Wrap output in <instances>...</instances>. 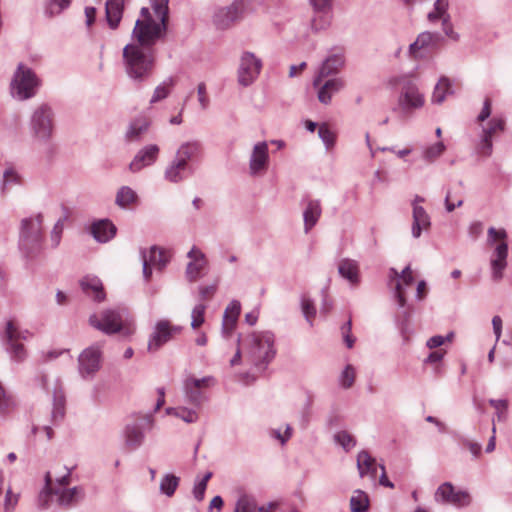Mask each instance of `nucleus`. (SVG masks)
Listing matches in <instances>:
<instances>
[{
  "mask_svg": "<svg viewBox=\"0 0 512 512\" xmlns=\"http://www.w3.org/2000/svg\"><path fill=\"white\" fill-rule=\"evenodd\" d=\"M19 183H20L19 174L13 168H8L3 173V179L1 182V186H0L1 192L5 193V191L9 187H11L13 185H17Z\"/></svg>",
  "mask_w": 512,
  "mask_h": 512,
  "instance_id": "nucleus-49",
  "label": "nucleus"
},
{
  "mask_svg": "<svg viewBox=\"0 0 512 512\" xmlns=\"http://www.w3.org/2000/svg\"><path fill=\"white\" fill-rule=\"evenodd\" d=\"M188 171H190V165H184L174 158L165 168L164 178L170 183L177 184L186 179Z\"/></svg>",
  "mask_w": 512,
  "mask_h": 512,
  "instance_id": "nucleus-30",
  "label": "nucleus"
},
{
  "mask_svg": "<svg viewBox=\"0 0 512 512\" xmlns=\"http://www.w3.org/2000/svg\"><path fill=\"white\" fill-rule=\"evenodd\" d=\"M378 467L379 465L376 463L375 458H373L366 450H362L358 453L357 468L361 478L369 475L372 480H375Z\"/></svg>",
  "mask_w": 512,
  "mask_h": 512,
  "instance_id": "nucleus-28",
  "label": "nucleus"
},
{
  "mask_svg": "<svg viewBox=\"0 0 512 512\" xmlns=\"http://www.w3.org/2000/svg\"><path fill=\"white\" fill-rule=\"evenodd\" d=\"M355 369L352 365L348 364L340 375V384L343 388H350L355 381Z\"/></svg>",
  "mask_w": 512,
  "mask_h": 512,
  "instance_id": "nucleus-55",
  "label": "nucleus"
},
{
  "mask_svg": "<svg viewBox=\"0 0 512 512\" xmlns=\"http://www.w3.org/2000/svg\"><path fill=\"white\" fill-rule=\"evenodd\" d=\"M437 502L449 503L455 506H468L471 502L470 495L466 491H455L450 482L440 485L435 492Z\"/></svg>",
  "mask_w": 512,
  "mask_h": 512,
  "instance_id": "nucleus-19",
  "label": "nucleus"
},
{
  "mask_svg": "<svg viewBox=\"0 0 512 512\" xmlns=\"http://www.w3.org/2000/svg\"><path fill=\"white\" fill-rule=\"evenodd\" d=\"M40 81L34 71L23 64H19L11 82V94L20 101L32 98Z\"/></svg>",
  "mask_w": 512,
  "mask_h": 512,
  "instance_id": "nucleus-9",
  "label": "nucleus"
},
{
  "mask_svg": "<svg viewBox=\"0 0 512 512\" xmlns=\"http://www.w3.org/2000/svg\"><path fill=\"white\" fill-rule=\"evenodd\" d=\"M169 0H150V8L142 7L140 17L132 30L131 44H138L145 49L164 39L169 22Z\"/></svg>",
  "mask_w": 512,
  "mask_h": 512,
  "instance_id": "nucleus-1",
  "label": "nucleus"
},
{
  "mask_svg": "<svg viewBox=\"0 0 512 512\" xmlns=\"http://www.w3.org/2000/svg\"><path fill=\"white\" fill-rule=\"evenodd\" d=\"M308 2L315 14L310 21L311 30L318 32L327 29L330 21L325 14L332 10L333 0H308Z\"/></svg>",
  "mask_w": 512,
  "mask_h": 512,
  "instance_id": "nucleus-20",
  "label": "nucleus"
},
{
  "mask_svg": "<svg viewBox=\"0 0 512 512\" xmlns=\"http://www.w3.org/2000/svg\"><path fill=\"white\" fill-rule=\"evenodd\" d=\"M303 203L304 232L307 234L319 221L322 214V206L318 199L307 198Z\"/></svg>",
  "mask_w": 512,
  "mask_h": 512,
  "instance_id": "nucleus-24",
  "label": "nucleus"
},
{
  "mask_svg": "<svg viewBox=\"0 0 512 512\" xmlns=\"http://www.w3.org/2000/svg\"><path fill=\"white\" fill-rule=\"evenodd\" d=\"M234 512H257L255 499L247 494L241 495L235 504Z\"/></svg>",
  "mask_w": 512,
  "mask_h": 512,
  "instance_id": "nucleus-45",
  "label": "nucleus"
},
{
  "mask_svg": "<svg viewBox=\"0 0 512 512\" xmlns=\"http://www.w3.org/2000/svg\"><path fill=\"white\" fill-rule=\"evenodd\" d=\"M507 233L504 229H488V243L494 244L499 242L494 249L490 264L492 271V279L496 282L503 278V272L507 267L508 244L506 242Z\"/></svg>",
  "mask_w": 512,
  "mask_h": 512,
  "instance_id": "nucleus-8",
  "label": "nucleus"
},
{
  "mask_svg": "<svg viewBox=\"0 0 512 512\" xmlns=\"http://www.w3.org/2000/svg\"><path fill=\"white\" fill-rule=\"evenodd\" d=\"M301 308L305 319L312 326L316 315V308L313 301L309 298L303 297L301 301Z\"/></svg>",
  "mask_w": 512,
  "mask_h": 512,
  "instance_id": "nucleus-53",
  "label": "nucleus"
},
{
  "mask_svg": "<svg viewBox=\"0 0 512 512\" xmlns=\"http://www.w3.org/2000/svg\"><path fill=\"white\" fill-rule=\"evenodd\" d=\"M369 508V497L362 490H355L350 498L351 512H366Z\"/></svg>",
  "mask_w": 512,
  "mask_h": 512,
  "instance_id": "nucleus-43",
  "label": "nucleus"
},
{
  "mask_svg": "<svg viewBox=\"0 0 512 512\" xmlns=\"http://www.w3.org/2000/svg\"><path fill=\"white\" fill-rule=\"evenodd\" d=\"M442 28L444 33L453 40H458V34L454 32L450 16H445L442 20Z\"/></svg>",
  "mask_w": 512,
  "mask_h": 512,
  "instance_id": "nucleus-64",
  "label": "nucleus"
},
{
  "mask_svg": "<svg viewBox=\"0 0 512 512\" xmlns=\"http://www.w3.org/2000/svg\"><path fill=\"white\" fill-rule=\"evenodd\" d=\"M144 438V433L139 426L132 424L125 427V443L130 449L135 450L139 448Z\"/></svg>",
  "mask_w": 512,
  "mask_h": 512,
  "instance_id": "nucleus-38",
  "label": "nucleus"
},
{
  "mask_svg": "<svg viewBox=\"0 0 512 512\" xmlns=\"http://www.w3.org/2000/svg\"><path fill=\"white\" fill-rule=\"evenodd\" d=\"M318 136L324 143L327 150L334 147L336 141V134L329 128L326 123H322L318 128Z\"/></svg>",
  "mask_w": 512,
  "mask_h": 512,
  "instance_id": "nucleus-46",
  "label": "nucleus"
},
{
  "mask_svg": "<svg viewBox=\"0 0 512 512\" xmlns=\"http://www.w3.org/2000/svg\"><path fill=\"white\" fill-rule=\"evenodd\" d=\"M53 117L52 109L46 104L34 110L30 120V129L38 141L46 143L51 138L54 127Z\"/></svg>",
  "mask_w": 512,
  "mask_h": 512,
  "instance_id": "nucleus-11",
  "label": "nucleus"
},
{
  "mask_svg": "<svg viewBox=\"0 0 512 512\" xmlns=\"http://www.w3.org/2000/svg\"><path fill=\"white\" fill-rule=\"evenodd\" d=\"M71 0H49L45 13L49 17L61 14L66 8L69 7Z\"/></svg>",
  "mask_w": 512,
  "mask_h": 512,
  "instance_id": "nucleus-50",
  "label": "nucleus"
},
{
  "mask_svg": "<svg viewBox=\"0 0 512 512\" xmlns=\"http://www.w3.org/2000/svg\"><path fill=\"white\" fill-rule=\"evenodd\" d=\"M489 404L497 410L498 420L505 418V411L508 407V402L505 399H490Z\"/></svg>",
  "mask_w": 512,
  "mask_h": 512,
  "instance_id": "nucleus-57",
  "label": "nucleus"
},
{
  "mask_svg": "<svg viewBox=\"0 0 512 512\" xmlns=\"http://www.w3.org/2000/svg\"><path fill=\"white\" fill-rule=\"evenodd\" d=\"M122 56L124 70L133 82H146L153 75L156 65L155 49H145L138 44H127L123 48Z\"/></svg>",
  "mask_w": 512,
  "mask_h": 512,
  "instance_id": "nucleus-3",
  "label": "nucleus"
},
{
  "mask_svg": "<svg viewBox=\"0 0 512 512\" xmlns=\"http://www.w3.org/2000/svg\"><path fill=\"white\" fill-rule=\"evenodd\" d=\"M256 0H233L227 6L220 7L213 15V24L218 30H228L240 23L247 15L256 10Z\"/></svg>",
  "mask_w": 512,
  "mask_h": 512,
  "instance_id": "nucleus-7",
  "label": "nucleus"
},
{
  "mask_svg": "<svg viewBox=\"0 0 512 512\" xmlns=\"http://www.w3.org/2000/svg\"><path fill=\"white\" fill-rule=\"evenodd\" d=\"M445 150L443 142H437L427 147L423 152V158L428 162H433L437 159Z\"/></svg>",
  "mask_w": 512,
  "mask_h": 512,
  "instance_id": "nucleus-52",
  "label": "nucleus"
},
{
  "mask_svg": "<svg viewBox=\"0 0 512 512\" xmlns=\"http://www.w3.org/2000/svg\"><path fill=\"white\" fill-rule=\"evenodd\" d=\"M20 340H26V337L22 336L21 330H19L13 321H8L6 323L3 341L11 359L16 362H22L26 358V350L24 345L19 343Z\"/></svg>",
  "mask_w": 512,
  "mask_h": 512,
  "instance_id": "nucleus-14",
  "label": "nucleus"
},
{
  "mask_svg": "<svg viewBox=\"0 0 512 512\" xmlns=\"http://www.w3.org/2000/svg\"><path fill=\"white\" fill-rule=\"evenodd\" d=\"M478 151L483 156H490L492 152V138L485 137V135L482 134V139L478 146Z\"/></svg>",
  "mask_w": 512,
  "mask_h": 512,
  "instance_id": "nucleus-60",
  "label": "nucleus"
},
{
  "mask_svg": "<svg viewBox=\"0 0 512 512\" xmlns=\"http://www.w3.org/2000/svg\"><path fill=\"white\" fill-rule=\"evenodd\" d=\"M43 220V214L37 213L20 221L18 248L26 258L36 256L41 250L44 237Z\"/></svg>",
  "mask_w": 512,
  "mask_h": 512,
  "instance_id": "nucleus-4",
  "label": "nucleus"
},
{
  "mask_svg": "<svg viewBox=\"0 0 512 512\" xmlns=\"http://www.w3.org/2000/svg\"><path fill=\"white\" fill-rule=\"evenodd\" d=\"M452 93L453 90L449 79L441 77L434 88L431 100L435 104H441L446 99V96Z\"/></svg>",
  "mask_w": 512,
  "mask_h": 512,
  "instance_id": "nucleus-39",
  "label": "nucleus"
},
{
  "mask_svg": "<svg viewBox=\"0 0 512 512\" xmlns=\"http://www.w3.org/2000/svg\"><path fill=\"white\" fill-rule=\"evenodd\" d=\"M79 372L83 378L93 377L101 367V351L97 346L86 348L78 357Z\"/></svg>",
  "mask_w": 512,
  "mask_h": 512,
  "instance_id": "nucleus-18",
  "label": "nucleus"
},
{
  "mask_svg": "<svg viewBox=\"0 0 512 512\" xmlns=\"http://www.w3.org/2000/svg\"><path fill=\"white\" fill-rule=\"evenodd\" d=\"M338 272L341 277L347 279L351 284L359 283V266L355 260L344 258L338 264Z\"/></svg>",
  "mask_w": 512,
  "mask_h": 512,
  "instance_id": "nucleus-36",
  "label": "nucleus"
},
{
  "mask_svg": "<svg viewBox=\"0 0 512 512\" xmlns=\"http://www.w3.org/2000/svg\"><path fill=\"white\" fill-rule=\"evenodd\" d=\"M262 69V61L254 53L245 51L241 54L237 69V81L242 87L252 85Z\"/></svg>",
  "mask_w": 512,
  "mask_h": 512,
  "instance_id": "nucleus-13",
  "label": "nucleus"
},
{
  "mask_svg": "<svg viewBox=\"0 0 512 512\" xmlns=\"http://www.w3.org/2000/svg\"><path fill=\"white\" fill-rule=\"evenodd\" d=\"M53 396V409L52 420L56 423L61 421L65 415V396L63 393L62 385L59 380H56L52 389Z\"/></svg>",
  "mask_w": 512,
  "mask_h": 512,
  "instance_id": "nucleus-32",
  "label": "nucleus"
},
{
  "mask_svg": "<svg viewBox=\"0 0 512 512\" xmlns=\"http://www.w3.org/2000/svg\"><path fill=\"white\" fill-rule=\"evenodd\" d=\"M179 485V478L173 474H166L160 482V491L171 497Z\"/></svg>",
  "mask_w": 512,
  "mask_h": 512,
  "instance_id": "nucleus-44",
  "label": "nucleus"
},
{
  "mask_svg": "<svg viewBox=\"0 0 512 512\" xmlns=\"http://www.w3.org/2000/svg\"><path fill=\"white\" fill-rule=\"evenodd\" d=\"M412 216V235L414 238H419L422 230H427L430 227V217L422 206L416 204L414 205Z\"/></svg>",
  "mask_w": 512,
  "mask_h": 512,
  "instance_id": "nucleus-31",
  "label": "nucleus"
},
{
  "mask_svg": "<svg viewBox=\"0 0 512 512\" xmlns=\"http://www.w3.org/2000/svg\"><path fill=\"white\" fill-rule=\"evenodd\" d=\"M123 0H108L106 2V19L111 29H116L122 19Z\"/></svg>",
  "mask_w": 512,
  "mask_h": 512,
  "instance_id": "nucleus-35",
  "label": "nucleus"
},
{
  "mask_svg": "<svg viewBox=\"0 0 512 512\" xmlns=\"http://www.w3.org/2000/svg\"><path fill=\"white\" fill-rule=\"evenodd\" d=\"M206 306L204 304L196 305L191 313V327L193 329L199 328L204 323V314H205Z\"/></svg>",
  "mask_w": 512,
  "mask_h": 512,
  "instance_id": "nucleus-56",
  "label": "nucleus"
},
{
  "mask_svg": "<svg viewBox=\"0 0 512 512\" xmlns=\"http://www.w3.org/2000/svg\"><path fill=\"white\" fill-rule=\"evenodd\" d=\"M269 166L268 143L261 141L253 146L249 158V173L251 176H262Z\"/></svg>",
  "mask_w": 512,
  "mask_h": 512,
  "instance_id": "nucleus-17",
  "label": "nucleus"
},
{
  "mask_svg": "<svg viewBox=\"0 0 512 512\" xmlns=\"http://www.w3.org/2000/svg\"><path fill=\"white\" fill-rule=\"evenodd\" d=\"M141 258H142V270H143V277L145 281H149L152 276V268L151 264L148 262L147 259V252L146 250H141Z\"/></svg>",
  "mask_w": 512,
  "mask_h": 512,
  "instance_id": "nucleus-61",
  "label": "nucleus"
},
{
  "mask_svg": "<svg viewBox=\"0 0 512 512\" xmlns=\"http://www.w3.org/2000/svg\"><path fill=\"white\" fill-rule=\"evenodd\" d=\"M17 407V401L14 395L7 391L0 382V415H8Z\"/></svg>",
  "mask_w": 512,
  "mask_h": 512,
  "instance_id": "nucleus-40",
  "label": "nucleus"
},
{
  "mask_svg": "<svg viewBox=\"0 0 512 512\" xmlns=\"http://www.w3.org/2000/svg\"><path fill=\"white\" fill-rule=\"evenodd\" d=\"M151 121L146 117H138L131 121L126 131L125 137L128 141H139L148 131Z\"/></svg>",
  "mask_w": 512,
  "mask_h": 512,
  "instance_id": "nucleus-34",
  "label": "nucleus"
},
{
  "mask_svg": "<svg viewBox=\"0 0 512 512\" xmlns=\"http://www.w3.org/2000/svg\"><path fill=\"white\" fill-rule=\"evenodd\" d=\"M187 257L190 259V262L186 266V278L189 282H194L200 277L201 271L207 265V259L205 254L196 246L190 249Z\"/></svg>",
  "mask_w": 512,
  "mask_h": 512,
  "instance_id": "nucleus-23",
  "label": "nucleus"
},
{
  "mask_svg": "<svg viewBox=\"0 0 512 512\" xmlns=\"http://www.w3.org/2000/svg\"><path fill=\"white\" fill-rule=\"evenodd\" d=\"M181 329L180 326L171 325L167 320L158 321L149 339L148 351H158L165 343L172 339L173 335L180 333Z\"/></svg>",
  "mask_w": 512,
  "mask_h": 512,
  "instance_id": "nucleus-16",
  "label": "nucleus"
},
{
  "mask_svg": "<svg viewBox=\"0 0 512 512\" xmlns=\"http://www.w3.org/2000/svg\"><path fill=\"white\" fill-rule=\"evenodd\" d=\"M334 441L346 452L350 451L356 445L355 438L345 430L335 433Z\"/></svg>",
  "mask_w": 512,
  "mask_h": 512,
  "instance_id": "nucleus-47",
  "label": "nucleus"
},
{
  "mask_svg": "<svg viewBox=\"0 0 512 512\" xmlns=\"http://www.w3.org/2000/svg\"><path fill=\"white\" fill-rule=\"evenodd\" d=\"M237 342L242 346L245 360L258 371H264L276 356L275 336L270 331L239 336Z\"/></svg>",
  "mask_w": 512,
  "mask_h": 512,
  "instance_id": "nucleus-2",
  "label": "nucleus"
},
{
  "mask_svg": "<svg viewBox=\"0 0 512 512\" xmlns=\"http://www.w3.org/2000/svg\"><path fill=\"white\" fill-rule=\"evenodd\" d=\"M346 66V55L342 49L332 50L321 62L312 82L313 87L329 77H339L338 74Z\"/></svg>",
  "mask_w": 512,
  "mask_h": 512,
  "instance_id": "nucleus-12",
  "label": "nucleus"
},
{
  "mask_svg": "<svg viewBox=\"0 0 512 512\" xmlns=\"http://www.w3.org/2000/svg\"><path fill=\"white\" fill-rule=\"evenodd\" d=\"M202 153V145L199 141H187L182 143L176 150L174 158L184 165H189V161L198 158Z\"/></svg>",
  "mask_w": 512,
  "mask_h": 512,
  "instance_id": "nucleus-26",
  "label": "nucleus"
},
{
  "mask_svg": "<svg viewBox=\"0 0 512 512\" xmlns=\"http://www.w3.org/2000/svg\"><path fill=\"white\" fill-rule=\"evenodd\" d=\"M463 205V199H457V202L452 201V191L450 189L447 190L445 196V208L447 212H452L456 207H461Z\"/></svg>",
  "mask_w": 512,
  "mask_h": 512,
  "instance_id": "nucleus-62",
  "label": "nucleus"
},
{
  "mask_svg": "<svg viewBox=\"0 0 512 512\" xmlns=\"http://www.w3.org/2000/svg\"><path fill=\"white\" fill-rule=\"evenodd\" d=\"M171 256L170 251L158 246H152L149 250V255H147V259L152 266L162 271L169 263Z\"/></svg>",
  "mask_w": 512,
  "mask_h": 512,
  "instance_id": "nucleus-37",
  "label": "nucleus"
},
{
  "mask_svg": "<svg viewBox=\"0 0 512 512\" xmlns=\"http://www.w3.org/2000/svg\"><path fill=\"white\" fill-rule=\"evenodd\" d=\"M389 278H390V281L396 280L394 295L398 301L399 306L404 307L405 303H406V299H405L404 292L402 289V284L399 280L400 273L395 268H391Z\"/></svg>",
  "mask_w": 512,
  "mask_h": 512,
  "instance_id": "nucleus-48",
  "label": "nucleus"
},
{
  "mask_svg": "<svg viewBox=\"0 0 512 512\" xmlns=\"http://www.w3.org/2000/svg\"><path fill=\"white\" fill-rule=\"evenodd\" d=\"M347 83L343 77H329L324 79L319 86L314 87L317 89V99L323 105H329L335 94L345 89Z\"/></svg>",
  "mask_w": 512,
  "mask_h": 512,
  "instance_id": "nucleus-21",
  "label": "nucleus"
},
{
  "mask_svg": "<svg viewBox=\"0 0 512 512\" xmlns=\"http://www.w3.org/2000/svg\"><path fill=\"white\" fill-rule=\"evenodd\" d=\"M91 233L98 242L105 243L114 237L116 227L109 220H100L92 225Z\"/></svg>",
  "mask_w": 512,
  "mask_h": 512,
  "instance_id": "nucleus-33",
  "label": "nucleus"
},
{
  "mask_svg": "<svg viewBox=\"0 0 512 512\" xmlns=\"http://www.w3.org/2000/svg\"><path fill=\"white\" fill-rule=\"evenodd\" d=\"M398 105L405 115H409L414 109L421 108L424 105V96L415 83L408 81L403 85Z\"/></svg>",
  "mask_w": 512,
  "mask_h": 512,
  "instance_id": "nucleus-15",
  "label": "nucleus"
},
{
  "mask_svg": "<svg viewBox=\"0 0 512 512\" xmlns=\"http://www.w3.org/2000/svg\"><path fill=\"white\" fill-rule=\"evenodd\" d=\"M66 473L56 478V486H53L52 476L50 472L45 475V488L40 495V499L44 501L43 505H47V498L54 495L57 497V503L61 506L68 507L77 503L83 496V490L80 487L66 488L70 483L71 471L65 468Z\"/></svg>",
  "mask_w": 512,
  "mask_h": 512,
  "instance_id": "nucleus-6",
  "label": "nucleus"
},
{
  "mask_svg": "<svg viewBox=\"0 0 512 512\" xmlns=\"http://www.w3.org/2000/svg\"><path fill=\"white\" fill-rule=\"evenodd\" d=\"M168 415H173L186 423H195L199 416L195 409L187 407H170L166 409Z\"/></svg>",
  "mask_w": 512,
  "mask_h": 512,
  "instance_id": "nucleus-42",
  "label": "nucleus"
},
{
  "mask_svg": "<svg viewBox=\"0 0 512 512\" xmlns=\"http://www.w3.org/2000/svg\"><path fill=\"white\" fill-rule=\"evenodd\" d=\"M169 95V90L164 85H159L155 88L154 93L151 97L150 103H156L160 100L165 99Z\"/></svg>",
  "mask_w": 512,
  "mask_h": 512,
  "instance_id": "nucleus-63",
  "label": "nucleus"
},
{
  "mask_svg": "<svg viewBox=\"0 0 512 512\" xmlns=\"http://www.w3.org/2000/svg\"><path fill=\"white\" fill-rule=\"evenodd\" d=\"M212 477V472H207L203 478L195 482L193 488V496L197 501H202L204 499L205 491L207 488V483Z\"/></svg>",
  "mask_w": 512,
  "mask_h": 512,
  "instance_id": "nucleus-51",
  "label": "nucleus"
},
{
  "mask_svg": "<svg viewBox=\"0 0 512 512\" xmlns=\"http://www.w3.org/2000/svg\"><path fill=\"white\" fill-rule=\"evenodd\" d=\"M439 40L440 35L438 33L428 31L420 33L416 40L409 46V56L414 59L422 58L421 50L435 46Z\"/></svg>",
  "mask_w": 512,
  "mask_h": 512,
  "instance_id": "nucleus-25",
  "label": "nucleus"
},
{
  "mask_svg": "<svg viewBox=\"0 0 512 512\" xmlns=\"http://www.w3.org/2000/svg\"><path fill=\"white\" fill-rule=\"evenodd\" d=\"M505 122L501 118H493L490 122L487 128H484L482 131V134L485 135V137L492 138L494 135H496L499 132H502L504 130Z\"/></svg>",
  "mask_w": 512,
  "mask_h": 512,
  "instance_id": "nucleus-54",
  "label": "nucleus"
},
{
  "mask_svg": "<svg viewBox=\"0 0 512 512\" xmlns=\"http://www.w3.org/2000/svg\"><path fill=\"white\" fill-rule=\"evenodd\" d=\"M138 199L136 192L129 186H122L116 193L115 203L121 208H127Z\"/></svg>",
  "mask_w": 512,
  "mask_h": 512,
  "instance_id": "nucleus-41",
  "label": "nucleus"
},
{
  "mask_svg": "<svg viewBox=\"0 0 512 512\" xmlns=\"http://www.w3.org/2000/svg\"><path fill=\"white\" fill-rule=\"evenodd\" d=\"M19 496L17 494H14L11 489H8L6 491L5 495V504H4V510L5 512H12L15 506L18 503Z\"/></svg>",
  "mask_w": 512,
  "mask_h": 512,
  "instance_id": "nucleus-58",
  "label": "nucleus"
},
{
  "mask_svg": "<svg viewBox=\"0 0 512 512\" xmlns=\"http://www.w3.org/2000/svg\"><path fill=\"white\" fill-rule=\"evenodd\" d=\"M159 153L160 148L156 144H148L142 147L130 162L129 170L135 173L145 167L153 165L157 161Z\"/></svg>",
  "mask_w": 512,
  "mask_h": 512,
  "instance_id": "nucleus-22",
  "label": "nucleus"
},
{
  "mask_svg": "<svg viewBox=\"0 0 512 512\" xmlns=\"http://www.w3.org/2000/svg\"><path fill=\"white\" fill-rule=\"evenodd\" d=\"M241 305L237 300H233L226 307L223 315V323H222V333L225 336L231 335L233 332L235 325L237 323L238 317L240 315Z\"/></svg>",
  "mask_w": 512,
  "mask_h": 512,
  "instance_id": "nucleus-27",
  "label": "nucleus"
},
{
  "mask_svg": "<svg viewBox=\"0 0 512 512\" xmlns=\"http://www.w3.org/2000/svg\"><path fill=\"white\" fill-rule=\"evenodd\" d=\"M62 232H63V223L61 220H58L52 231H51V242H52V246L55 248L59 245L60 243V240H61V235H62Z\"/></svg>",
  "mask_w": 512,
  "mask_h": 512,
  "instance_id": "nucleus-59",
  "label": "nucleus"
},
{
  "mask_svg": "<svg viewBox=\"0 0 512 512\" xmlns=\"http://www.w3.org/2000/svg\"><path fill=\"white\" fill-rule=\"evenodd\" d=\"M215 384L216 380L213 376H205L203 378L187 376L183 380V392L186 401L195 408L201 407L202 403L206 400L205 391Z\"/></svg>",
  "mask_w": 512,
  "mask_h": 512,
  "instance_id": "nucleus-10",
  "label": "nucleus"
},
{
  "mask_svg": "<svg viewBox=\"0 0 512 512\" xmlns=\"http://www.w3.org/2000/svg\"><path fill=\"white\" fill-rule=\"evenodd\" d=\"M80 286L83 292L93 297L95 301H102L105 298V293L103 291V285L101 280L96 276H85L80 281Z\"/></svg>",
  "mask_w": 512,
  "mask_h": 512,
  "instance_id": "nucleus-29",
  "label": "nucleus"
},
{
  "mask_svg": "<svg viewBox=\"0 0 512 512\" xmlns=\"http://www.w3.org/2000/svg\"><path fill=\"white\" fill-rule=\"evenodd\" d=\"M124 314V309H106L99 315H91L89 323L105 334L120 333L124 337H129L135 332V323L133 320L125 317Z\"/></svg>",
  "mask_w": 512,
  "mask_h": 512,
  "instance_id": "nucleus-5",
  "label": "nucleus"
}]
</instances>
